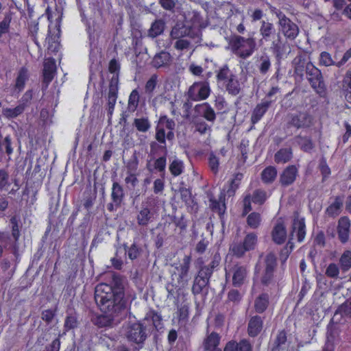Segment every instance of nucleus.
Returning <instances> with one entry per match:
<instances>
[{"label": "nucleus", "mask_w": 351, "mask_h": 351, "mask_svg": "<svg viewBox=\"0 0 351 351\" xmlns=\"http://www.w3.org/2000/svg\"><path fill=\"white\" fill-rule=\"evenodd\" d=\"M162 328L161 315L154 311H150L143 319L128 322L124 329V336L129 342L141 349L154 329L159 330Z\"/></svg>", "instance_id": "f257e3e1"}, {"label": "nucleus", "mask_w": 351, "mask_h": 351, "mask_svg": "<svg viewBox=\"0 0 351 351\" xmlns=\"http://www.w3.org/2000/svg\"><path fill=\"white\" fill-rule=\"evenodd\" d=\"M95 300L101 312L112 316H122L127 309L125 293H114L107 283H99L95 287Z\"/></svg>", "instance_id": "f03ea898"}, {"label": "nucleus", "mask_w": 351, "mask_h": 351, "mask_svg": "<svg viewBox=\"0 0 351 351\" xmlns=\"http://www.w3.org/2000/svg\"><path fill=\"white\" fill-rule=\"evenodd\" d=\"M199 264L197 273L194 277L191 291L193 295H199L209 286L210 278L214 269L219 265L221 256L219 252L212 254V260L208 265H204L202 258H198Z\"/></svg>", "instance_id": "7ed1b4c3"}, {"label": "nucleus", "mask_w": 351, "mask_h": 351, "mask_svg": "<svg viewBox=\"0 0 351 351\" xmlns=\"http://www.w3.org/2000/svg\"><path fill=\"white\" fill-rule=\"evenodd\" d=\"M230 46L233 53L241 58L245 59L254 53L256 43L253 37L245 38L234 35L230 39Z\"/></svg>", "instance_id": "20e7f679"}, {"label": "nucleus", "mask_w": 351, "mask_h": 351, "mask_svg": "<svg viewBox=\"0 0 351 351\" xmlns=\"http://www.w3.org/2000/svg\"><path fill=\"white\" fill-rule=\"evenodd\" d=\"M305 76L314 91L320 97L325 98L328 91L321 70L313 64L310 69H307Z\"/></svg>", "instance_id": "39448f33"}, {"label": "nucleus", "mask_w": 351, "mask_h": 351, "mask_svg": "<svg viewBox=\"0 0 351 351\" xmlns=\"http://www.w3.org/2000/svg\"><path fill=\"white\" fill-rule=\"evenodd\" d=\"M170 36L172 39H180L184 37H189L192 39H197V42L201 40V32L195 29L193 26L188 25L184 21H178L173 26Z\"/></svg>", "instance_id": "423d86ee"}, {"label": "nucleus", "mask_w": 351, "mask_h": 351, "mask_svg": "<svg viewBox=\"0 0 351 351\" xmlns=\"http://www.w3.org/2000/svg\"><path fill=\"white\" fill-rule=\"evenodd\" d=\"M313 64L304 52L299 51L291 61V66L293 70V76L295 79L302 81L304 79L307 69Z\"/></svg>", "instance_id": "0eeeda50"}, {"label": "nucleus", "mask_w": 351, "mask_h": 351, "mask_svg": "<svg viewBox=\"0 0 351 351\" xmlns=\"http://www.w3.org/2000/svg\"><path fill=\"white\" fill-rule=\"evenodd\" d=\"M210 88L208 82H197L191 85L188 91V96L193 101L204 100L208 97Z\"/></svg>", "instance_id": "6e6552de"}, {"label": "nucleus", "mask_w": 351, "mask_h": 351, "mask_svg": "<svg viewBox=\"0 0 351 351\" xmlns=\"http://www.w3.org/2000/svg\"><path fill=\"white\" fill-rule=\"evenodd\" d=\"M312 117L306 112H300L289 116L288 125L298 129L308 128L312 125Z\"/></svg>", "instance_id": "1a4fd4ad"}, {"label": "nucleus", "mask_w": 351, "mask_h": 351, "mask_svg": "<svg viewBox=\"0 0 351 351\" xmlns=\"http://www.w3.org/2000/svg\"><path fill=\"white\" fill-rule=\"evenodd\" d=\"M279 25L282 33L287 38L293 40L298 36L299 32L298 27L285 15L279 18Z\"/></svg>", "instance_id": "9d476101"}, {"label": "nucleus", "mask_w": 351, "mask_h": 351, "mask_svg": "<svg viewBox=\"0 0 351 351\" xmlns=\"http://www.w3.org/2000/svg\"><path fill=\"white\" fill-rule=\"evenodd\" d=\"M287 48H289V45L286 42H283L280 34H277L272 39L270 49L278 62L282 59Z\"/></svg>", "instance_id": "9b49d317"}, {"label": "nucleus", "mask_w": 351, "mask_h": 351, "mask_svg": "<svg viewBox=\"0 0 351 351\" xmlns=\"http://www.w3.org/2000/svg\"><path fill=\"white\" fill-rule=\"evenodd\" d=\"M306 226L304 219L300 218L298 213L295 214L294 219L292 223L291 231L290 232V240L293 239L295 232L297 233V239L299 242H302L306 235Z\"/></svg>", "instance_id": "f8f14e48"}, {"label": "nucleus", "mask_w": 351, "mask_h": 351, "mask_svg": "<svg viewBox=\"0 0 351 351\" xmlns=\"http://www.w3.org/2000/svg\"><path fill=\"white\" fill-rule=\"evenodd\" d=\"M191 263V256L186 255L183 258L181 264L179 267H176L179 272V277L178 282L182 285H186L189 280V270Z\"/></svg>", "instance_id": "ddd939ff"}, {"label": "nucleus", "mask_w": 351, "mask_h": 351, "mask_svg": "<svg viewBox=\"0 0 351 351\" xmlns=\"http://www.w3.org/2000/svg\"><path fill=\"white\" fill-rule=\"evenodd\" d=\"M350 221L347 217H341L338 221L337 235L340 242L346 243L350 239Z\"/></svg>", "instance_id": "4468645a"}, {"label": "nucleus", "mask_w": 351, "mask_h": 351, "mask_svg": "<svg viewBox=\"0 0 351 351\" xmlns=\"http://www.w3.org/2000/svg\"><path fill=\"white\" fill-rule=\"evenodd\" d=\"M298 171L295 165L287 167L280 175L279 182L282 186L292 184L298 176Z\"/></svg>", "instance_id": "2eb2a0df"}, {"label": "nucleus", "mask_w": 351, "mask_h": 351, "mask_svg": "<svg viewBox=\"0 0 351 351\" xmlns=\"http://www.w3.org/2000/svg\"><path fill=\"white\" fill-rule=\"evenodd\" d=\"M173 61L170 53L166 51H161L156 53L152 59V65L156 69L167 68Z\"/></svg>", "instance_id": "dca6fc26"}, {"label": "nucleus", "mask_w": 351, "mask_h": 351, "mask_svg": "<svg viewBox=\"0 0 351 351\" xmlns=\"http://www.w3.org/2000/svg\"><path fill=\"white\" fill-rule=\"evenodd\" d=\"M156 147L164 151V155L155 160L154 167L156 170L160 173H164L165 172V168L167 165V147L165 145H158L156 142L152 141L150 143L151 153L154 152V149Z\"/></svg>", "instance_id": "f3484780"}, {"label": "nucleus", "mask_w": 351, "mask_h": 351, "mask_svg": "<svg viewBox=\"0 0 351 351\" xmlns=\"http://www.w3.org/2000/svg\"><path fill=\"white\" fill-rule=\"evenodd\" d=\"M226 90L229 95L236 96L243 90V82H241L236 75L232 77L224 84Z\"/></svg>", "instance_id": "a211bd4d"}, {"label": "nucleus", "mask_w": 351, "mask_h": 351, "mask_svg": "<svg viewBox=\"0 0 351 351\" xmlns=\"http://www.w3.org/2000/svg\"><path fill=\"white\" fill-rule=\"evenodd\" d=\"M247 276L245 266L235 265L232 268V285L236 287H241L245 282Z\"/></svg>", "instance_id": "6ab92c4d"}, {"label": "nucleus", "mask_w": 351, "mask_h": 351, "mask_svg": "<svg viewBox=\"0 0 351 351\" xmlns=\"http://www.w3.org/2000/svg\"><path fill=\"white\" fill-rule=\"evenodd\" d=\"M154 219V214L147 206H142L136 215V222L138 226L146 227Z\"/></svg>", "instance_id": "aec40b11"}, {"label": "nucleus", "mask_w": 351, "mask_h": 351, "mask_svg": "<svg viewBox=\"0 0 351 351\" xmlns=\"http://www.w3.org/2000/svg\"><path fill=\"white\" fill-rule=\"evenodd\" d=\"M271 237L274 242L278 245L282 244L287 238V230L282 221H278L271 231Z\"/></svg>", "instance_id": "412c9836"}, {"label": "nucleus", "mask_w": 351, "mask_h": 351, "mask_svg": "<svg viewBox=\"0 0 351 351\" xmlns=\"http://www.w3.org/2000/svg\"><path fill=\"white\" fill-rule=\"evenodd\" d=\"M121 316H112L109 313H104L97 316L95 320V324L99 328L110 327L119 322Z\"/></svg>", "instance_id": "4be33fe9"}, {"label": "nucleus", "mask_w": 351, "mask_h": 351, "mask_svg": "<svg viewBox=\"0 0 351 351\" xmlns=\"http://www.w3.org/2000/svg\"><path fill=\"white\" fill-rule=\"evenodd\" d=\"M56 71V62L53 60H47L44 63L43 68V83L47 87L48 84L52 81Z\"/></svg>", "instance_id": "5701e85b"}, {"label": "nucleus", "mask_w": 351, "mask_h": 351, "mask_svg": "<svg viewBox=\"0 0 351 351\" xmlns=\"http://www.w3.org/2000/svg\"><path fill=\"white\" fill-rule=\"evenodd\" d=\"M260 34L262 36V38L265 41H269L275 38L276 36V29L273 23L263 21L261 22V25L259 29Z\"/></svg>", "instance_id": "b1692460"}, {"label": "nucleus", "mask_w": 351, "mask_h": 351, "mask_svg": "<svg viewBox=\"0 0 351 351\" xmlns=\"http://www.w3.org/2000/svg\"><path fill=\"white\" fill-rule=\"evenodd\" d=\"M263 328V320L260 316L252 317L248 323L247 332L250 337H256Z\"/></svg>", "instance_id": "393cba45"}, {"label": "nucleus", "mask_w": 351, "mask_h": 351, "mask_svg": "<svg viewBox=\"0 0 351 351\" xmlns=\"http://www.w3.org/2000/svg\"><path fill=\"white\" fill-rule=\"evenodd\" d=\"M271 102V101L263 100L256 106L251 117V121L253 123H257L262 118L270 106Z\"/></svg>", "instance_id": "a878e982"}, {"label": "nucleus", "mask_w": 351, "mask_h": 351, "mask_svg": "<svg viewBox=\"0 0 351 351\" xmlns=\"http://www.w3.org/2000/svg\"><path fill=\"white\" fill-rule=\"evenodd\" d=\"M271 65V58L267 53H264L257 57L256 66L262 75H265L269 71Z\"/></svg>", "instance_id": "bb28decb"}, {"label": "nucleus", "mask_w": 351, "mask_h": 351, "mask_svg": "<svg viewBox=\"0 0 351 351\" xmlns=\"http://www.w3.org/2000/svg\"><path fill=\"white\" fill-rule=\"evenodd\" d=\"M210 208L214 212H216L219 214L220 217L224 214L226 210V204H225V195L221 194L219 199H215L213 197H210Z\"/></svg>", "instance_id": "cd10ccee"}, {"label": "nucleus", "mask_w": 351, "mask_h": 351, "mask_svg": "<svg viewBox=\"0 0 351 351\" xmlns=\"http://www.w3.org/2000/svg\"><path fill=\"white\" fill-rule=\"evenodd\" d=\"M125 193L123 186L117 182H114L112 186L111 199L117 205H121Z\"/></svg>", "instance_id": "c85d7f7f"}, {"label": "nucleus", "mask_w": 351, "mask_h": 351, "mask_svg": "<svg viewBox=\"0 0 351 351\" xmlns=\"http://www.w3.org/2000/svg\"><path fill=\"white\" fill-rule=\"evenodd\" d=\"M220 341V336L215 332L208 335L203 341V347L206 351L215 350Z\"/></svg>", "instance_id": "c756f323"}, {"label": "nucleus", "mask_w": 351, "mask_h": 351, "mask_svg": "<svg viewBox=\"0 0 351 351\" xmlns=\"http://www.w3.org/2000/svg\"><path fill=\"white\" fill-rule=\"evenodd\" d=\"M343 197L337 196L335 201L332 203L326 210V214L329 217H335L340 213L341 209L343 206Z\"/></svg>", "instance_id": "7c9ffc66"}, {"label": "nucleus", "mask_w": 351, "mask_h": 351, "mask_svg": "<svg viewBox=\"0 0 351 351\" xmlns=\"http://www.w3.org/2000/svg\"><path fill=\"white\" fill-rule=\"evenodd\" d=\"M293 157L292 149L291 147L282 148L274 155V161L278 164H285L291 160Z\"/></svg>", "instance_id": "2f4dec72"}, {"label": "nucleus", "mask_w": 351, "mask_h": 351, "mask_svg": "<svg viewBox=\"0 0 351 351\" xmlns=\"http://www.w3.org/2000/svg\"><path fill=\"white\" fill-rule=\"evenodd\" d=\"M165 27V23L162 19L156 20L148 30V36L153 38L160 36L163 33Z\"/></svg>", "instance_id": "473e14b6"}, {"label": "nucleus", "mask_w": 351, "mask_h": 351, "mask_svg": "<svg viewBox=\"0 0 351 351\" xmlns=\"http://www.w3.org/2000/svg\"><path fill=\"white\" fill-rule=\"evenodd\" d=\"M111 284L108 285L113 289L114 293H124V284L125 279L115 274H112Z\"/></svg>", "instance_id": "72a5a7b5"}, {"label": "nucleus", "mask_w": 351, "mask_h": 351, "mask_svg": "<svg viewBox=\"0 0 351 351\" xmlns=\"http://www.w3.org/2000/svg\"><path fill=\"white\" fill-rule=\"evenodd\" d=\"M277 176V170L273 166H269L263 169L261 173L262 181L265 184L272 183Z\"/></svg>", "instance_id": "f704fd0d"}, {"label": "nucleus", "mask_w": 351, "mask_h": 351, "mask_svg": "<svg viewBox=\"0 0 351 351\" xmlns=\"http://www.w3.org/2000/svg\"><path fill=\"white\" fill-rule=\"evenodd\" d=\"M269 304V295L267 293L260 295L255 300V311L258 313H263Z\"/></svg>", "instance_id": "c9c22d12"}, {"label": "nucleus", "mask_w": 351, "mask_h": 351, "mask_svg": "<svg viewBox=\"0 0 351 351\" xmlns=\"http://www.w3.org/2000/svg\"><path fill=\"white\" fill-rule=\"evenodd\" d=\"M171 173L176 177L181 175L184 170L183 162L175 157L169 164V167Z\"/></svg>", "instance_id": "e433bc0d"}, {"label": "nucleus", "mask_w": 351, "mask_h": 351, "mask_svg": "<svg viewBox=\"0 0 351 351\" xmlns=\"http://www.w3.org/2000/svg\"><path fill=\"white\" fill-rule=\"evenodd\" d=\"M196 108H199L202 110L203 117L208 121L214 122L216 119V114L214 110L207 103L202 105H197Z\"/></svg>", "instance_id": "4c0bfd02"}, {"label": "nucleus", "mask_w": 351, "mask_h": 351, "mask_svg": "<svg viewBox=\"0 0 351 351\" xmlns=\"http://www.w3.org/2000/svg\"><path fill=\"white\" fill-rule=\"evenodd\" d=\"M179 192L182 200L185 202L188 207H191L193 208V207L197 205L192 197L191 192L189 189L185 187H180Z\"/></svg>", "instance_id": "58836bf2"}, {"label": "nucleus", "mask_w": 351, "mask_h": 351, "mask_svg": "<svg viewBox=\"0 0 351 351\" xmlns=\"http://www.w3.org/2000/svg\"><path fill=\"white\" fill-rule=\"evenodd\" d=\"M28 79V71L26 68L22 67L18 73V76L16 79L15 88L21 91L24 86L26 80Z\"/></svg>", "instance_id": "ea45409f"}, {"label": "nucleus", "mask_w": 351, "mask_h": 351, "mask_svg": "<svg viewBox=\"0 0 351 351\" xmlns=\"http://www.w3.org/2000/svg\"><path fill=\"white\" fill-rule=\"evenodd\" d=\"M133 125L141 132H147L151 128V123L147 117L134 119Z\"/></svg>", "instance_id": "a19ab883"}, {"label": "nucleus", "mask_w": 351, "mask_h": 351, "mask_svg": "<svg viewBox=\"0 0 351 351\" xmlns=\"http://www.w3.org/2000/svg\"><path fill=\"white\" fill-rule=\"evenodd\" d=\"M25 108V104H21L14 108H5L3 114L7 118H15L23 112Z\"/></svg>", "instance_id": "79ce46f5"}, {"label": "nucleus", "mask_w": 351, "mask_h": 351, "mask_svg": "<svg viewBox=\"0 0 351 351\" xmlns=\"http://www.w3.org/2000/svg\"><path fill=\"white\" fill-rule=\"evenodd\" d=\"M78 326V321L76 315L70 314L68 315L64 321V332L62 334V335H65L66 332L70 330L75 329Z\"/></svg>", "instance_id": "37998d69"}, {"label": "nucleus", "mask_w": 351, "mask_h": 351, "mask_svg": "<svg viewBox=\"0 0 351 351\" xmlns=\"http://www.w3.org/2000/svg\"><path fill=\"white\" fill-rule=\"evenodd\" d=\"M277 266V257L273 252H269L264 258L265 269L275 271Z\"/></svg>", "instance_id": "c03bdc74"}, {"label": "nucleus", "mask_w": 351, "mask_h": 351, "mask_svg": "<svg viewBox=\"0 0 351 351\" xmlns=\"http://www.w3.org/2000/svg\"><path fill=\"white\" fill-rule=\"evenodd\" d=\"M234 74L230 70L228 66L225 64L219 69L216 77L217 81H223L225 83L232 77H234Z\"/></svg>", "instance_id": "a18cd8bd"}, {"label": "nucleus", "mask_w": 351, "mask_h": 351, "mask_svg": "<svg viewBox=\"0 0 351 351\" xmlns=\"http://www.w3.org/2000/svg\"><path fill=\"white\" fill-rule=\"evenodd\" d=\"M339 263L341 269L347 271L351 268V251H345L340 257Z\"/></svg>", "instance_id": "49530a36"}, {"label": "nucleus", "mask_w": 351, "mask_h": 351, "mask_svg": "<svg viewBox=\"0 0 351 351\" xmlns=\"http://www.w3.org/2000/svg\"><path fill=\"white\" fill-rule=\"evenodd\" d=\"M250 198L254 204L262 205L266 201L267 195L265 191L263 189H256L253 192L252 195L250 196Z\"/></svg>", "instance_id": "de8ad7c7"}, {"label": "nucleus", "mask_w": 351, "mask_h": 351, "mask_svg": "<svg viewBox=\"0 0 351 351\" xmlns=\"http://www.w3.org/2000/svg\"><path fill=\"white\" fill-rule=\"evenodd\" d=\"M10 186V175L5 169H0V191H7Z\"/></svg>", "instance_id": "09e8293b"}, {"label": "nucleus", "mask_w": 351, "mask_h": 351, "mask_svg": "<svg viewBox=\"0 0 351 351\" xmlns=\"http://www.w3.org/2000/svg\"><path fill=\"white\" fill-rule=\"evenodd\" d=\"M261 216L258 213L253 212L247 217V225L253 229L257 228L261 222Z\"/></svg>", "instance_id": "8fccbe9b"}, {"label": "nucleus", "mask_w": 351, "mask_h": 351, "mask_svg": "<svg viewBox=\"0 0 351 351\" xmlns=\"http://www.w3.org/2000/svg\"><path fill=\"white\" fill-rule=\"evenodd\" d=\"M208 160L210 171L217 174L219 169V158L212 152L208 154Z\"/></svg>", "instance_id": "3c124183"}, {"label": "nucleus", "mask_w": 351, "mask_h": 351, "mask_svg": "<svg viewBox=\"0 0 351 351\" xmlns=\"http://www.w3.org/2000/svg\"><path fill=\"white\" fill-rule=\"evenodd\" d=\"M139 102V94L137 90L134 89L130 95L128 99V109L132 112L137 108Z\"/></svg>", "instance_id": "603ef678"}, {"label": "nucleus", "mask_w": 351, "mask_h": 351, "mask_svg": "<svg viewBox=\"0 0 351 351\" xmlns=\"http://www.w3.org/2000/svg\"><path fill=\"white\" fill-rule=\"evenodd\" d=\"M4 149L8 155H10L12 153L13 149L11 147V138L9 136L3 138L0 134V152H3Z\"/></svg>", "instance_id": "864d4df0"}, {"label": "nucleus", "mask_w": 351, "mask_h": 351, "mask_svg": "<svg viewBox=\"0 0 351 351\" xmlns=\"http://www.w3.org/2000/svg\"><path fill=\"white\" fill-rule=\"evenodd\" d=\"M293 243L289 239L287 245L281 250L280 253V260L282 264H284L287 260L289 254L293 249Z\"/></svg>", "instance_id": "5fc2aeb1"}, {"label": "nucleus", "mask_w": 351, "mask_h": 351, "mask_svg": "<svg viewBox=\"0 0 351 351\" xmlns=\"http://www.w3.org/2000/svg\"><path fill=\"white\" fill-rule=\"evenodd\" d=\"M319 65L330 66L332 65H336L337 62L333 60L329 53L323 51L319 55Z\"/></svg>", "instance_id": "6e6d98bb"}, {"label": "nucleus", "mask_w": 351, "mask_h": 351, "mask_svg": "<svg viewBox=\"0 0 351 351\" xmlns=\"http://www.w3.org/2000/svg\"><path fill=\"white\" fill-rule=\"evenodd\" d=\"M256 241V235L254 233H249L245 236L243 243L245 247V250L250 251L254 248Z\"/></svg>", "instance_id": "4d7b16f0"}, {"label": "nucleus", "mask_w": 351, "mask_h": 351, "mask_svg": "<svg viewBox=\"0 0 351 351\" xmlns=\"http://www.w3.org/2000/svg\"><path fill=\"white\" fill-rule=\"evenodd\" d=\"M12 21V15L8 13L5 15L2 21L0 22V37L10 30V25Z\"/></svg>", "instance_id": "13d9d810"}, {"label": "nucleus", "mask_w": 351, "mask_h": 351, "mask_svg": "<svg viewBox=\"0 0 351 351\" xmlns=\"http://www.w3.org/2000/svg\"><path fill=\"white\" fill-rule=\"evenodd\" d=\"M286 341L287 334L285 330H281L276 337L274 341V346L271 349V351H280V346L285 344Z\"/></svg>", "instance_id": "bf43d9fd"}, {"label": "nucleus", "mask_w": 351, "mask_h": 351, "mask_svg": "<svg viewBox=\"0 0 351 351\" xmlns=\"http://www.w3.org/2000/svg\"><path fill=\"white\" fill-rule=\"evenodd\" d=\"M138 166V159L136 152L126 164L127 173H136Z\"/></svg>", "instance_id": "052dcab7"}, {"label": "nucleus", "mask_w": 351, "mask_h": 351, "mask_svg": "<svg viewBox=\"0 0 351 351\" xmlns=\"http://www.w3.org/2000/svg\"><path fill=\"white\" fill-rule=\"evenodd\" d=\"M230 250L232 254L238 258L243 256L245 252L248 251L245 250V247L243 243H233L230 246Z\"/></svg>", "instance_id": "680f3d73"}, {"label": "nucleus", "mask_w": 351, "mask_h": 351, "mask_svg": "<svg viewBox=\"0 0 351 351\" xmlns=\"http://www.w3.org/2000/svg\"><path fill=\"white\" fill-rule=\"evenodd\" d=\"M157 82L158 75L156 74H153L145 84V93L149 95L152 94L157 85Z\"/></svg>", "instance_id": "e2e57ef3"}, {"label": "nucleus", "mask_w": 351, "mask_h": 351, "mask_svg": "<svg viewBox=\"0 0 351 351\" xmlns=\"http://www.w3.org/2000/svg\"><path fill=\"white\" fill-rule=\"evenodd\" d=\"M274 271L265 269L262 275L261 282L264 286H269L271 285L274 280Z\"/></svg>", "instance_id": "0e129e2a"}, {"label": "nucleus", "mask_w": 351, "mask_h": 351, "mask_svg": "<svg viewBox=\"0 0 351 351\" xmlns=\"http://www.w3.org/2000/svg\"><path fill=\"white\" fill-rule=\"evenodd\" d=\"M171 220L175 223L176 226L181 230H185L187 226L186 220L184 215H182L180 217H177L175 215H169Z\"/></svg>", "instance_id": "69168bd1"}, {"label": "nucleus", "mask_w": 351, "mask_h": 351, "mask_svg": "<svg viewBox=\"0 0 351 351\" xmlns=\"http://www.w3.org/2000/svg\"><path fill=\"white\" fill-rule=\"evenodd\" d=\"M339 269L337 264L330 263L326 269L325 274L332 278H338Z\"/></svg>", "instance_id": "338daca9"}, {"label": "nucleus", "mask_w": 351, "mask_h": 351, "mask_svg": "<svg viewBox=\"0 0 351 351\" xmlns=\"http://www.w3.org/2000/svg\"><path fill=\"white\" fill-rule=\"evenodd\" d=\"M340 313L346 316H351V297L349 303L341 304L337 310L335 314Z\"/></svg>", "instance_id": "774afa93"}]
</instances>
